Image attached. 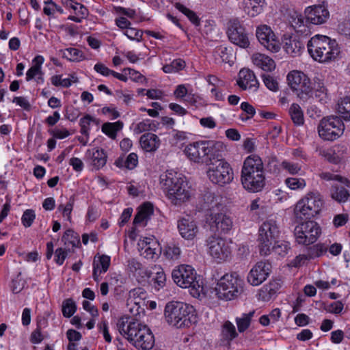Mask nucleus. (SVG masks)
Instances as JSON below:
<instances>
[{
  "label": "nucleus",
  "instance_id": "nucleus-1",
  "mask_svg": "<svg viewBox=\"0 0 350 350\" xmlns=\"http://www.w3.org/2000/svg\"><path fill=\"white\" fill-rule=\"evenodd\" d=\"M117 327L120 334L138 349L150 350L154 345V337L151 330L135 318H120Z\"/></svg>",
  "mask_w": 350,
  "mask_h": 350
},
{
  "label": "nucleus",
  "instance_id": "nucleus-2",
  "mask_svg": "<svg viewBox=\"0 0 350 350\" xmlns=\"http://www.w3.org/2000/svg\"><path fill=\"white\" fill-rule=\"evenodd\" d=\"M241 180L244 189L250 192L260 191L265 185L263 162L256 154L247 157L243 162Z\"/></svg>",
  "mask_w": 350,
  "mask_h": 350
},
{
  "label": "nucleus",
  "instance_id": "nucleus-3",
  "mask_svg": "<svg viewBox=\"0 0 350 350\" xmlns=\"http://www.w3.org/2000/svg\"><path fill=\"white\" fill-rule=\"evenodd\" d=\"M308 51L312 59L320 63H329L338 59L340 49L335 40L316 35L308 41Z\"/></svg>",
  "mask_w": 350,
  "mask_h": 350
},
{
  "label": "nucleus",
  "instance_id": "nucleus-4",
  "mask_svg": "<svg viewBox=\"0 0 350 350\" xmlns=\"http://www.w3.org/2000/svg\"><path fill=\"white\" fill-rule=\"evenodd\" d=\"M160 183L169 200L175 205H180L191 198V192L187 182L177 173L171 172L162 174Z\"/></svg>",
  "mask_w": 350,
  "mask_h": 350
},
{
  "label": "nucleus",
  "instance_id": "nucleus-5",
  "mask_svg": "<svg viewBox=\"0 0 350 350\" xmlns=\"http://www.w3.org/2000/svg\"><path fill=\"white\" fill-rule=\"evenodd\" d=\"M223 149L221 142L199 141L187 145L184 153L191 161L207 165L212 160L218 158Z\"/></svg>",
  "mask_w": 350,
  "mask_h": 350
},
{
  "label": "nucleus",
  "instance_id": "nucleus-6",
  "mask_svg": "<svg viewBox=\"0 0 350 350\" xmlns=\"http://www.w3.org/2000/svg\"><path fill=\"white\" fill-rule=\"evenodd\" d=\"M165 319L168 324L177 328L189 327L196 322L195 310L189 304L180 301H171L166 304Z\"/></svg>",
  "mask_w": 350,
  "mask_h": 350
},
{
  "label": "nucleus",
  "instance_id": "nucleus-7",
  "mask_svg": "<svg viewBox=\"0 0 350 350\" xmlns=\"http://www.w3.org/2000/svg\"><path fill=\"white\" fill-rule=\"evenodd\" d=\"M323 201L317 192H310L297 202L294 209L296 219L307 220L319 215L323 208Z\"/></svg>",
  "mask_w": 350,
  "mask_h": 350
},
{
  "label": "nucleus",
  "instance_id": "nucleus-8",
  "mask_svg": "<svg viewBox=\"0 0 350 350\" xmlns=\"http://www.w3.org/2000/svg\"><path fill=\"white\" fill-rule=\"evenodd\" d=\"M207 176L211 182L219 186L229 184L233 180V171L229 163L224 159L221 152L219 157L208 163Z\"/></svg>",
  "mask_w": 350,
  "mask_h": 350
},
{
  "label": "nucleus",
  "instance_id": "nucleus-9",
  "mask_svg": "<svg viewBox=\"0 0 350 350\" xmlns=\"http://www.w3.org/2000/svg\"><path fill=\"white\" fill-rule=\"evenodd\" d=\"M219 299L231 300L243 291V280L237 273H226L218 281L215 288Z\"/></svg>",
  "mask_w": 350,
  "mask_h": 350
},
{
  "label": "nucleus",
  "instance_id": "nucleus-10",
  "mask_svg": "<svg viewBox=\"0 0 350 350\" xmlns=\"http://www.w3.org/2000/svg\"><path fill=\"white\" fill-rule=\"evenodd\" d=\"M174 282L181 288H191L193 295L200 294V289H202L198 280L194 269L187 265H180L176 267L172 273Z\"/></svg>",
  "mask_w": 350,
  "mask_h": 350
},
{
  "label": "nucleus",
  "instance_id": "nucleus-11",
  "mask_svg": "<svg viewBox=\"0 0 350 350\" xmlns=\"http://www.w3.org/2000/svg\"><path fill=\"white\" fill-rule=\"evenodd\" d=\"M258 247L260 254L267 256L271 254V247L279 238L280 230L274 219H267L260 226L258 230Z\"/></svg>",
  "mask_w": 350,
  "mask_h": 350
},
{
  "label": "nucleus",
  "instance_id": "nucleus-12",
  "mask_svg": "<svg viewBox=\"0 0 350 350\" xmlns=\"http://www.w3.org/2000/svg\"><path fill=\"white\" fill-rule=\"evenodd\" d=\"M287 80L291 88L304 101L312 98L313 91L310 79L302 72L293 70L288 74Z\"/></svg>",
  "mask_w": 350,
  "mask_h": 350
},
{
  "label": "nucleus",
  "instance_id": "nucleus-13",
  "mask_svg": "<svg viewBox=\"0 0 350 350\" xmlns=\"http://www.w3.org/2000/svg\"><path fill=\"white\" fill-rule=\"evenodd\" d=\"M345 125L338 116L323 118L318 126L319 136L324 140L334 141L343 133Z\"/></svg>",
  "mask_w": 350,
  "mask_h": 350
},
{
  "label": "nucleus",
  "instance_id": "nucleus-14",
  "mask_svg": "<svg viewBox=\"0 0 350 350\" xmlns=\"http://www.w3.org/2000/svg\"><path fill=\"white\" fill-rule=\"evenodd\" d=\"M294 233L296 241L299 244L308 245L317 240L321 230L317 222L309 220L297 226Z\"/></svg>",
  "mask_w": 350,
  "mask_h": 350
},
{
  "label": "nucleus",
  "instance_id": "nucleus-15",
  "mask_svg": "<svg viewBox=\"0 0 350 350\" xmlns=\"http://www.w3.org/2000/svg\"><path fill=\"white\" fill-rule=\"evenodd\" d=\"M208 254L217 262L225 261L230 256L231 248L229 243L219 236H211L206 240Z\"/></svg>",
  "mask_w": 350,
  "mask_h": 350
},
{
  "label": "nucleus",
  "instance_id": "nucleus-16",
  "mask_svg": "<svg viewBox=\"0 0 350 350\" xmlns=\"http://www.w3.org/2000/svg\"><path fill=\"white\" fill-rule=\"evenodd\" d=\"M229 40L242 49H247L250 42L244 26L237 20H230L226 31Z\"/></svg>",
  "mask_w": 350,
  "mask_h": 350
},
{
  "label": "nucleus",
  "instance_id": "nucleus-17",
  "mask_svg": "<svg viewBox=\"0 0 350 350\" xmlns=\"http://www.w3.org/2000/svg\"><path fill=\"white\" fill-rule=\"evenodd\" d=\"M206 224L214 233H226L232 227L231 218L221 213H211L206 215Z\"/></svg>",
  "mask_w": 350,
  "mask_h": 350
},
{
  "label": "nucleus",
  "instance_id": "nucleus-18",
  "mask_svg": "<svg viewBox=\"0 0 350 350\" xmlns=\"http://www.w3.org/2000/svg\"><path fill=\"white\" fill-rule=\"evenodd\" d=\"M256 35L259 42L268 51L275 53L280 50V42L271 29L267 25H263L258 27Z\"/></svg>",
  "mask_w": 350,
  "mask_h": 350
},
{
  "label": "nucleus",
  "instance_id": "nucleus-19",
  "mask_svg": "<svg viewBox=\"0 0 350 350\" xmlns=\"http://www.w3.org/2000/svg\"><path fill=\"white\" fill-rule=\"evenodd\" d=\"M271 265L265 261L258 262L251 269L247 281L252 286H258L262 283L271 272Z\"/></svg>",
  "mask_w": 350,
  "mask_h": 350
},
{
  "label": "nucleus",
  "instance_id": "nucleus-20",
  "mask_svg": "<svg viewBox=\"0 0 350 350\" xmlns=\"http://www.w3.org/2000/svg\"><path fill=\"white\" fill-rule=\"evenodd\" d=\"M306 14L308 23L314 25H321L325 23L329 16L327 9L321 5L308 8L306 10Z\"/></svg>",
  "mask_w": 350,
  "mask_h": 350
},
{
  "label": "nucleus",
  "instance_id": "nucleus-21",
  "mask_svg": "<svg viewBox=\"0 0 350 350\" xmlns=\"http://www.w3.org/2000/svg\"><path fill=\"white\" fill-rule=\"evenodd\" d=\"M237 85L244 90L256 91L258 88V82L254 73L247 68H243L239 71Z\"/></svg>",
  "mask_w": 350,
  "mask_h": 350
},
{
  "label": "nucleus",
  "instance_id": "nucleus-22",
  "mask_svg": "<svg viewBox=\"0 0 350 350\" xmlns=\"http://www.w3.org/2000/svg\"><path fill=\"white\" fill-rule=\"evenodd\" d=\"M287 20L291 27L297 32L307 33L308 31L307 18L304 17L300 12L290 10L287 13Z\"/></svg>",
  "mask_w": 350,
  "mask_h": 350
},
{
  "label": "nucleus",
  "instance_id": "nucleus-23",
  "mask_svg": "<svg viewBox=\"0 0 350 350\" xmlns=\"http://www.w3.org/2000/svg\"><path fill=\"white\" fill-rule=\"evenodd\" d=\"M202 208L207 213H217L222 207L221 198L209 191L202 195Z\"/></svg>",
  "mask_w": 350,
  "mask_h": 350
},
{
  "label": "nucleus",
  "instance_id": "nucleus-24",
  "mask_svg": "<svg viewBox=\"0 0 350 350\" xmlns=\"http://www.w3.org/2000/svg\"><path fill=\"white\" fill-rule=\"evenodd\" d=\"M178 228L180 235L188 240L193 239L198 230L195 221L190 217L180 219L178 222Z\"/></svg>",
  "mask_w": 350,
  "mask_h": 350
},
{
  "label": "nucleus",
  "instance_id": "nucleus-25",
  "mask_svg": "<svg viewBox=\"0 0 350 350\" xmlns=\"http://www.w3.org/2000/svg\"><path fill=\"white\" fill-rule=\"evenodd\" d=\"M304 49V44L297 36L284 38V49L291 57L299 56Z\"/></svg>",
  "mask_w": 350,
  "mask_h": 350
},
{
  "label": "nucleus",
  "instance_id": "nucleus-26",
  "mask_svg": "<svg viewBox=\"0 0 350 350\" xmlns=\"http://www.w3.org/2000/svg\"><path fill=\"white\" fill-rule=\"evenodd\" d=\"M86 154L91 160L92 165L96 170H99L105 165L107 156L103 149L93 148L92 150H88Z\"/></svg>",
  "mask_w": 350,
  "mask_h": 350
},
{
  "label": "nucleus",
  "instance_id": "nucleus-27",
  "mask_svg": "<svg viewBox=\"0 0 350 350\" xmlns=\"http://www.w3.org/2000/svg\"><path fill=\"white\" fill-rule=\"evenodd\" d=\"M254 65L265 71H271L275 68V62L269 56L262 53H254L252 56Z\"/></svg>",
  "mask_w": 350,
  "mask_h": 350
},
{
  "label": "nucleus",
  "instance_id": "nucleus-28",
  "mask_svg": "<svg viewBox=\"0 0 350 350\" xmlns=\"http://www.w3.org/2000/svg\"><path fill=\"white\" fill-rule=\"evenodd\" d=\"M139 142L142 148L147 152L156 150L160 144L159 137L152 133H146L142 135Z\"/></svg>",
  "mask_w": 350,
  "mask_h": 350
},
{
  "label": "nucleus",
  "instance_id": "nucleus-29",
  "mask_svg": "<svg viewBox=\"0 0 350 350\" xmlns=\"http://www.w3.org/2000/svg\"><path fill=\"white\" fill-rule=\"evenodd\" d=\"M150 239L145 238L141 243L140 252L141 255L144 256L147 259H153L155 256H158V243L156 241H148Z\"/></svg>",
  "mask_w": 350,
  "mask_h": 350
},
{
  "label": "nucleus",
  "instance_id": "nucleus-30",
  "mask_svg": "<svg viewBox=\"0 0 350 350\" xmlns=\"http://www.w3.org/2000/svg\"><path fill=\"white\" fill-rule=\"evenodd\" d=\"M244 11L251 17L261 13L265 0H244Z\"/></svg>",
  "mask_w": 350,
  "mask_h": 350
},
{
  "label": "nucleus",
  "instance_id": "nucleus-31",
  "mask_svg": "<svg viewBox=\"0 0 350 350\" xmlns=\"http://www.w3.org/2000/svg\"><path fill=\"white\" fill-rule=\"evenodd\" d=\"M44 57L37 55L33 59V66L27 71L26 80L27 81L35 79L38 75L42 74V65L44 63Z\"/></svg>",
  "mask_w": 350,
  "mask_h": 350
},
{
  "label": "nucleus",
  "instance_id": "nucleus-32",
  "mask_svg": "<svg viewBox=\"0 0 350 350\" xmlns=\"http://www.w3.org/2000/svg\"><path fill=\"white\" fill-rule=\"evenodd\" d=\"M319 245H315L312 248H310L307 254H299L293 260V265L295 267H299L306 262L309 260L311 258H314L315 257L319 256L321 255L323 251L321 250L319 251Z\"/></svg>",
  "mask_w": 350,
  "mask_h": 350
},
{
  "label": "nucleus",
  "instance_id": "nucleus-33",
  "mask_svg": "<svg viewBox=\"0 0 350 350\" xmlns=\"http://www.w3.org/2000/svg\"><path fill=\"white\" fill-rule=\"evenodd\" d=\"M279 280L271 281L269 284L264 286L259 292V297L264 301H269L272 295L280 288Z\"/></svg>",
  "mask_w": 350,
  "mask_h": 350
},
{
  "label": "nucleus",
  "instance_id": "nucleus-34",
  "mask_svg": "<svg viewBox=\"0 0 350 350\" xmlns=\"http://www.w3.org/2000/svg\"><path fill=\"white\" fill-rule=\"evenodd\" d=\"M123 127V123L121 121L116 122H106L102 126V131L111 139H115L117 133Z\"/></svg>",
  "mask_w": 350,
  "mask_h": 350
},
{
  "label": "nucleus",
  "instance_id": "nucleus-35",
  "mask_svg": "<svg viewBox=\"0 0 350 350\" xmlns=\"http://www.w3.org/2000/svg\"><path fill=\"white\" fill-rule=\"evenodd\" d=\"M337 111L345 120H350V96H345L338 101Z\"/></svg>",
  "mask_w": 350,
  "mask_h": 350
},
{
  "label": "nucleus",
  "instance_id": "nucleus-36",
  "mask_svg": "<svg viewBox=\"0 0 350 350\" xmlns=\"http://www.w3.org/2000/svg\"><path fill=\"white\" fill-rule=\"evenodd\" d=\"M254 313L255 311L252 310L247 314L243 313L240 317L236 318V323L239 332H243L249 327Z\"/></svg>",
  "mask_w": 350,
  "mask_h": 350
},
{
  "label": "nucleus",
  "instance_id": "nucleus-37",
  "mask_svg": "<svg viewBox=\"0 0 350 350\" xmlns=\"http://www.w3.org/2000/svg\"><path fill=\"white\" fill-rule=\"evenodd\" d=\"M289 114L293 123L297 126L304 124V113L298 104L293 103L289 109Z\"/></svg>",
  "mask_w": 350,
  "mask_h": 350
},
{
  "label": "nucleus",
  "instance_id": "nucleus-38",
  "mask_svg": "<svg viewBox=\"0 0 350 350\" xmlns=\"http://www.w3.org/2000/svg\"><path fill=\"white\" fill-rule=\"evenodd\" d=\"M350 194L343 187H333L331 191V197L338 202H344L347 200Z\"/></svg>",
  "mask_w": 350,
  "mask_h": 350
},
{
  "label": "nucleus",
  "instance_id": "nucleus-39",
  "mask_svg": "<svg viewBox=\"0 0 350 350\" xmlns=\"http://www.w3.org/2000/svg\"><path fill=\"white\" fill-rule=\"evenodd\" d=\"M290 250L289 243L285 241H275L271 247V252H273L275 254L284 256Z\"/></svg>",
  "mask_w": 350,
  "mask_h": 350
},
{
  "label": "nucleus",
  "instance_id": "nucleus-40",
  "mask_svg": "<svg viewBox=\"0 0 350 350\" xmlns=\"http://www.w3.org/2000/svg\"><path fill=\"white\" fill-rule=\"evenodd\" d=\"M128 267L131 272L135 275L144 276L146 275L147 271L144 269L142 263L137 260L132 258L128 261Z\"/></svg>",
  "mask_w": 350,
  "mask_h": 350
},
{
  "label": "nucleus",
  "instance_id": "nucleus-41",
  "mask_svg": "<svg viewBox=\"0 0 350 350\" xmlns=\"http://www.w3.org/2000/svg\"><path fill=\"white\" fill-rule=\"evenodd\" d=\"M175 7L177 10L187 16L193 24L196 25H200V18L193 11L189 10L180 3H177Z\"/></svg>",
  "mask_w": 350,
  "mask_h": 350
},
{
  "label": "nucleus",
  "instance_id": "nucleus-42",
  "mask_svg": "<svg viewBox=\"0 0 350 350\" xmlns=\"http://www.w3.org/2000/svg\"><path fill=\"white\" fill-rule=\"evenodd\" d=\"M62 53V57L70 61H80L82 59V52L75 48H68L65 50L59 51Z\"/></svg>",
  "mask_w": 350,
  "mask_h": 350
},
{
  "label": "nucleus",
  "instance_id": "nucleus-43",
  "mask_svg": "<svg viewBox=\"0 0 350 350\" xmlns=\"http://www.w3.org/2000/svg\"><path fill=\"white\" fill-rule=\"evenodd\" d=\"M77 306L72 299H66L62 303V314L64 317L69 318L76 312Z\"/></svg>",
  "mask_w": 350,
  "mask_h": 350
},
{
  "label": "nucleus",
  "instance_id": "nucleus-44",
  "mask_svg": "<svg viewBox=\"0 0 350 350\" xmlns=\"http://www.w3.org/2000/svg\"><path fill=\"white\" fill-rule=\"evenodd\" d=\"M165 253L167 258L177 260L180 258L181 250L178 244L172 242L167 244Z\"/></svg>",
  "mask_w": 350,
  "mask_h": 350
},
{
  "label": "nucleus",
  "instance_id": "nucleus-45",
  "mask_svg": "<svg viewBox=\"0 0 350 350\" xmlns=\"http://www.w3.org/2000/svg\"><path fill=\"white\" fill-rule=\"evenodd\" d=\"M75 196H72L70 197L68 202L66 204H59L58 206V210L62 213L64 217H66L68 221L71 220V213L73 209L74 204H75Z\"/></svg>",
  "mask_w": 350,
  "mask_h": 350
},
{
  "label": "nucleus",
  "instance_id": "nucleus-46",
  "mask_svg": "<svg viewBox=\"0 0 350 350\" xmlns=\"http://www.w3.org/2000/svg\"><path fill=\"white\" fill-rule=\"evenodd\" d=\"M222 335L226 340H232L236 338L237 333L234 325L230 321H226L222 328Z\"/></svg>",
  "mask_w": 350,
  "mask_h": 350
},
{
  "label": "nucleus",
  "instance_id": "nucleus-47",
  "mask_svg": "<svg viewBox=\"0 0 350 350\" xmlns=\"http://www.w3.org/2000/svg\"><path fill=\"white\" fill-rule=\"evenodd\" d=\"M337 29L340 34L350 38V14L340 22Z\"/></svg>",
  "mask_w": 350,
  "mask_h": 350
},
{
  "label": "nucleus",
  "instance_id": "nucleus-48",
  "mask_svg": "<svg viewBox=\"0 0 350 350\" xmlns=\"http://www.w3.org/2000/svg\"><path fill=\"white\" fill-rule=\"evenodd\" d=\"M62 240L65 241V243L68 242L73 247H77L80 243L79 236L72 230H67L64 232Z\"/></svg>",
  "mask_w": 350,
  "mask_h": 350
},
{
  "label": "nucleus",
  "instance_id": "nucleus-49",
  "mask_svg": "<svg viewBox=\"0 0 350 350\" xmlns=\"http://www.w3.org/2000/svg\"><path fill=\"white\" fill-rule=\"evenodd\" d=\"M152 280L154 282V287L157 290H159L163 288L166 282V275L162 269H159L158 271H157L155 275L153 277Z\"/></svg>",
  "mask_w": 350,
  "mask_h": 350
},
{
  "label": "nucleus",
  "instance_id": "nucleus-50",
  "mask_svg": "<svg viewBox=\"0 0 350 350\" xmlns=\"http://www.w3.org/2000/svg\"><path fill=\"white\" fill-rule=\"evenodd\" d=\"M215 54L220 57L221 61L224 63H229L231 59V51L227 47L219 46L215 50Z\"/></svg>",
  "mask_w": 350,
  "mask_h": 350
},
{
  "label": "nucleus",
  "instance_id": "nucleus-51",
  "mask_svg": "<svg viewBox=\"0 0 350 350\" xmlns=\"http://www.w3.org/2000/svg\"><path fill=\"white\" fill-rule=\"evenodd\" d=\"M93 263L97 264L98 269H100V273H105L110 265V257L107 255H102L98 257V260L95 258Z\"/></svg>",
  "mask_w": 350,
  "mask_h": 350
},
{
  "label": "nucleus",
  "instance_id": "nucleus-52",
  "mask_svg": "<svg viewBox=\"0 0 350 350\" xmlns=\"http://www.w3.org/2000/svg\"><path fill=\"white\" fill-rule=\"evenodd\" d=\"M285 183L291 189H298L304 188L306 186L305 180L303 178H288Z\"/></svg>",
  "mask_w": 350,
  "mask_h": 350
},
{
  "label": "nucleus",
  "instance_id": "nucleus-53",
  "mask_svg": "<svg viewBox=\"0 0 350 350\" xmlns=\"http://www.w3.org/2000/svg\"><path fill=\"white\" fill-rule=\"evenodd\" d=\"M36 218V214L33 210L27 209L26 210L21 217V221L23 225L25 228L30 227Z\"/></svg>",
  "mask_w": 350,
  "mask_h": 350
},
{
  "label": "nucleus",
  "instance_id": "nucleus-54",
  "mask_svg": "<svg viewBox=\"0 0 350 350\" xmlns=\"http://www.w3.org/2000/svg\"><path fill=\"white\" fill-rule=\"evenodd\" d=\"M280 167L291 174H297L301 170V166L298 163L284 161L280 165Z\"/></svg>",
  "mask_w": 350,
  "mask_h": 350
},
{
  "label": "nucleus",
  "instance_id": "nucleus-55",
  "mask_svg": "<svg viewBox=\"0 0 350 350\" xmlns=\"http://www.w3.org/2000/svg\"><path fill=\"white\" fill-rule=\"evenodd\" d=\"M262 78L265 86L270 90L275 92L278 90V83L273 77L268 74H263Z\"/></svg>",
  "mask_w": 350,
  "mask_h": 350
},
{
  "label": "nucleus",
  "instance_id": "nucleus-56",
  "mask_svg": "<svg viewBox=\"0 0 350 350\" xmlns=\"http://www.w3.org/2000/svg\"><path fill=\"white\" fill-rule=\"evenodd\" d=\"M124 34L132 40L139 41L142 36V32L139 30L129 27L125 29Z\"/></svg>",
  "mask_w": 350,
  "mask_h": 350
},
{
  "label": "nucleus",
  "instance_id": "nucleus-57",
  "mask_svg": "<svg viewBox=\"0 0 350 350\" xmlns=\"http://www.w3.org/2000/svg\"><path fill=\"white\" fill-rule=\"evenodd\" d=\"M208 85L211 88H221L225 86V82L214 75H208L206 78Z\"/></svg>",
  "mask_w": 350,
  "mask_h": 350
},
{
  "label": "nucleus",
  "instance_id": "nucleus-58",
  "mask_svg": "<svg viewBox=\"0 0 350 350\" xmlns=\"http://www.w3.org/2000/svg\"><path fill=\"white\" fill-rule=\"evenodd\" d=\"M151 129V124L150 120H146L137 124L134 128V133L135 134H140L144 131H148Z\"/></svg>",
  "mask_w": 350,
  "mask_h": 350
},
{
  "label": "nucleus",
  "instance_id": "nucleus-59",
  "mask_svg": "<svg viewBox=\"0 0 350 350\" xmlns=\"http://www.w3.org/2000/svg\"><path fill=\"white\" fill-rule=\"evenodd\" d=\"M68 255V251L63 248H57L55 252V261L59 265H62Z\"/></svg>",
  "mask_w": 350,
  "mask_h": 350
},
{
  "label": "nucleus",
  "instance_id": "nucleus-60",
  "mask_svg": "<svg viewBox=\"0 0 350 350\" xmlns=\"http://www.w3.org/2000/svg\"><path fill=\"white\" fill-rule=\"evenodd\" d=\"M137 155L135 153H131L125 159L124 167L129 170H132L137 166Z\"/></svg>",
  "mask_w": 350,
  "mask_h": 350
},
{
  "label": "nucleus",
  "instance_id": "nucleus-61",
  "mask_svg": "<svg viewBox=\"0 0 350 350\" xmlns=\"http://www.w3.org/2000/svg\"><path fill=\"white\" fill-rule=\"evenodd\" d=\"M123 72L125 74L129 75L131 79L135 81L142 82L143 80H145V77L141 73L133 69L126 68L123 70Z\"/></svg>",
  "mask_w": 350,
  "mask_h": 350
},
{
  "label": "nucleus",
  "instance_id": "nucleus-62",
  "mask_svg": "<svg viewBox=\"0 0 350 350\" xmlns=\"http://www.w3.org/2000/svg\"><path fill=\"white\" fill-rule=\"evenodd\" d=\"M44 338L41 333V328L38 325L37 328L31 333L30 336V341L33 344L40 343Z\"/></svg>",
  "mask_w": 350,
  "mask_h": 350
},
{
  "label": "nucleus",
  "instance_id": "nucleus-63",
  "mask_svg": "<svg viewBox=\"0 0 350 350\" xmlns=\"http://www.w3.org/2000/svg\"><path fill=\"white\" fill-rule=\"evenodd\" d=\"M343 306V304L341 301H336L329 304L326 310L331 313L339 314L342 312Z\"/></svg>",
  "mask_w": 350,
  "mask_h": 350
},
{
  "label": "nucleus",
  "instance_id": "nucleus-64",
  "mask_svg": "<svg viewBox=\"0 0 350 350\" xmlns=\"http://www.w3.org/2000/svg\"><path fill=\"white\" fill-rule=\"evenodd\" d=\"M12 283V291L14 293H20L24 287V282L18 278V276L14 279Z\"/></svg>",
  "mask_w": 350,
  "mask_h": 350
}]
</instances>
